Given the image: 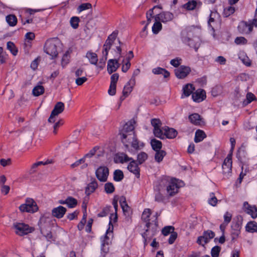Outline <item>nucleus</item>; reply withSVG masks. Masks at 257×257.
<instances>
[{
    "label": "nucleus",
    "mask_w": 257,
    "mask_h": 257,
    "mask_svg": "<svg viewBox=\"0 0 257 257\" xmlns=\"http://www.w3.org/2000/svg\"><path fill=\"white\" fill-rule=\"evenodd\" d=\"M208 202L210 205L213 206L216 205L217 203V199L214 196V194L212 193L210 194V198L208 199Z\"/></svg>",
    "instance_id": "obj_60"
},
{
    "label": "nucleus",
    "mask_w": 257,
    "mask_h": 257,
    "mask_svg": "<svg viewBox=\"0 0 257 257\" xmlns=\"http://www.w3.org/2000/svg\"><path fill=\"white\" fill-rule=\"evenodd\" d=\"M123 178V174L122 171L116 170L113 173V179L115 181L119 182Z\"/></svg>",
    "instance_id": "obj_49"
},
{
    "label": "nucleus",
    "mask_w": 257,
    "mask_h": 257,
    "mask_svg": "<svg viewBox=\"0 0 257 257\" xmlns=\"http://www.w3.org/2000/svg\"><path fill=\"white\" fill-rule=\"evenodd\" d=\"M98 185L96 182L93 181L88 184L85 189V192L87 195H89L93 192L97 188Z\"/></svg>",
    "instance_id": "obj_36"
},
{
    "label": "nucleus",
    "mask_w": 257,
    "mask_h": 257,
    "mask_svg": "<svg viewBox=\"0 0 257 257\" xmlns=\"http://www.w3.org/2000/svg\"><path fill=\"white\" fill-rule=\"evenodd\" d=\"M192 98L194 102H201L206 98V92L202 89H198L192 93Z\"/></svg>",
    "instance_id": "obj_16"
},
{
    "label": "nucleus",
    "mask_w": 257,
    "mask_h": 257,
    "mask_svg": "<svg viewBox=\"0 0 257 257\" xmlns=\"http://www.w3.org/2000/svg\"><path fill=\"white\" fill-rule=\"evenodd\" d=\"M118 60L110 59L108 61L107 69L109 74L115 72L119 67Z\"/></svg>",
    "instance_id": "obj_23"
},
{
    "label": "nucleus",
    "mask_w": 257,
    "mask_h": 257,
    "mask_svg": "<svg viewBox=\"0 0 257 257\" xmlns=\"http://www.w3.org/2000/svg\"><path fill=\"white\" fill-rule=\"evenodd\" d=\"M148 158V155L145 152H141L138 155V161L140 164L143 163Z\"/></svg>",
    "instance_id": "obj_57"
},
{
    "label": "nucleus",
    "mask_w": 257,
    "mask_h": 257,
    "mask_svg": "<svg viewBox=\"0 0 257 257\" xmlns=\"http://www.w3.org/2000/svg\"><path fill=\"white\" fill-rule=\"evenodd\" d=\"M53 162L52 160H47L46 161H39L33 164L31 167L30 172L34 173L36 171V169L40 166L46 165L51 164Z\"/></svg>",
    "instance_id": "obj_32"
},
{
    "label": "nucleus",
    "mask_w": 257,
    "mask_h": 257,
    "mask_svg": "<svg viewBox=\"0 0 257 257\" xmlns=\"http://www.w3.org/2000/svg\"><path fill=\"white\" fill-rule=\"evenodd\" d=\"M223 173L226 176L230 175L232 168V153L225 159L222 166Z\"/></svg>",
    "instance_id": "obj_14"
},
{
    "label": "nucleus",
    "mask_w": 257,
    "mask_h": 257,
    "mask_svg": "<svg viewBox=\"0 0 257 257\" xmlns=\"http://www.w3.org/2000/svg\"><path fill=\"white\" fill-rule=\"evenodd\" d=\"M245 228L248 232L257 233V223L255 221H249L246 224Z\"/></svg>",
    "instance_id": "obj_30"
},
{
    "label": "nucleus",
    "mask_w": 257,
    "mask_h": 257,
    "mask_svg": "<svg viewBox=\"0 0 257 257\" xmlns=\"http://www.w3.org/2000/svg\"><path fill=\"white\" fill-rule=\"evenodd\" d=\"M189 119L191 122L195 125H199L204 123L202 118L198 113H193L190 115Z\"/></svg>",
    "instance_id": "obj_27"
},
{
    "label": "nucleus",
    "mask_w": 257,
    "mask_h": 257,
    "mask_svg": "<svg viewBox=\"0 0 257 257\" xmlns=\"http://www.w3.org/2000/svg\"><path fill=\"white\" fill-rule=\"evenodd\" d=\"M7 49L12 53L13 55H17L18 53V50L13 42L11 41L8 42L7 43Z\"/></svg>",
    "instance_id": "obj_46"
},
{
    "label": "nucleus",
    "mask_w": 257,
    "mask_h": 257,
    "mask_svg": "<svg viewBox=\"0 0 257 257\" xmlns=\"http://www.w3.org/2000/svg\"><path fill=\"white\" fill-rule=\"evenodd\" d=\"M117 217L116 213L115 214H111L110 216L109 222L105 234L101 238V245L103 247H104L105 245H108L111 242V240L113 237V225L112 222L115 223L117 221Z\"/></svg>",
    "instance_id": "obj_5"
},
{
    "label": "nucleus",
    "mask_w": 257,
    "mask_h": 257,
    "mask_svg": "<svg viewBox=\"0 0 257 257\" xmlns=\"http://www.w3.org/2000/svg\"><path fill=\"white\" fill-rule=\"evenodd\" d=\"M181 59L177 57L171 60L170 64L174 67H177L181 63Z\"/></svg>",
    "instance_id": "obj_62"
},
{
    "label": "nucleus",
    "mask_w": 257,
    "mask_h": 257,
    "mask_svg": "<svg viewBox=\"0 0 257 257\" xmlns=\"http://www.w3.org/2000/svg\"><path fill=\"white\" fill-rule=\"evenodd\" d=\"M238 58L245 66L249 67L251 65V61L244 51H240L238 54Z\"/></svg>",
    "instance_id": "obj_28"
},
{
    "label": "nucleus",
    "mask_w": 257,
    "mask_h": 257,
    "mask_svg": "<svg viewBox=\"0 0 257 257\" xmlns=\"http://www.w3.org/2000/svg\"><path fill=\"white\" fill-rule=\"evenodd\" d=\"M166 154V152L163 150H159L156 151V153L155 155V161L158 163L161 162L163 160Z\"/></svg>",
    "instance_id": "obj_39"
},
{
    "label": "nucleus",
    "mask_w": 257,
    "mask_h": 257,
    "mask_svg": "<svg viewBox=\"0 0 257 257\" xmlns=\"http://www.w3.org/2000/svg\"><path fill=\"white\" fill-rule=\"evenodd\" d=\"M115 188L112 183L108 182L104 185V190L107 194H111L114 191Z\"/></svg>",
    "instance_id": "obj_51"
},
{
    "label": "nucleus",
    "mask_w": 257,
    "mask_h": 257,
    "mask_svg": "<svg viewBox=\"0 0 257 257\" xmlns=\"http://www.w3.org/2000/svg\"><path fill=\"white\" fill-rule=\"evenodd\" d=\"M151 124L153 127L154 135L160 139H163L164 134L162 130V122L159 119L153 118L151 120Z\"/></svg>",
    "instance_id": "obj_11"
},
{
    "label": "nucleus",
    "mask_w": 257,
    "mask_h": 257,
    "mask_svg": "<svg viewBox=\"0 0 257 257\" xmlns=\"http://www.w3.org/2000/svg\"><path fill=\"white\" fill-rule=\"evenodd\" d=\"M6 21L11 26H15L17 23V19L15 16L10 15L6 17Z\"/></svg>",
    "instance_id": "obj_41"
},
{
    "label": "nucleus",
    "mask_w": 257,
    "mask_h": 257,
    "mask_svg": "<svg viewBox=\"0 0 257 257\" xmlns=\"http://www.w3.org/2000/svg\"><path fill=\"white\" fill-rule=\"evenodd\" d=\"M206 137V135L204 131L200 130H198L195 132L194 141L195 143L200 142L202 141Z\"/></svg>",
    "instance_id": "obj_33"
},
{
    "label": "nucleus",
    "mask_w": 257,
    "mask_h": 257,
    "mask_svg": "<svg viewBox=\"0 0 257 257\" xmlns=\"http://www.w3.org/2000/svg\"><path fill=\"white\" fill-rule=\"evenodd\" d=\"M91 8V5L89 3H84L80 5L77 8L78 13H80L83 11L88 10Z\"/></svg>",
    "instance_id": "obj_55"
},
{
    "label": "nucleus",
    "mask_w": 257,
    "mask_h": 257,
    "mask_svg": "<svg viewBox=\"0 0 257 257\" xmlns=\"http://www.w3.org/2000/svg\"><path fill=\"white\" fill-rule=\"evenodd\" d=\"M151 145L152 149L155 151L161 150L162 147L161 142L155 139L151 140Z\"/></svg>",
    "instance_id": "obj_38"
},
{
    "label": "nucleus",
    "mask_w": 257,
    "mask_h": 257,
    "mask_svg": "<svg viewBox=\"0 0 257 257\" xmlns=\"http://www.w3.org/2000/svg\"><path fill=\"white\" fill-rule=\"evenodd\" d=\"M191 72V68L188 66H181L175 70L176 77L179 79L186 77Z\"/></svg>",
    "instance_id": "obj_17"
},
{
    "label": "nucleus",
    "mask_w": 257,
    "mask_h": 257,
    "mask_svg": "<svg viewBox=\"0 0 257 257\" xmlns=\"http://www.w3.org/2000/svg\"><path fill=\"white\" fill-rule=\"evenodd\" d=\"M13 228L15 232L19 236H23L32 233L34 231V228L22 222L14 223Z\"/></svg>",
    "instance_id": "obj_9"
},
{
    "label": "nucleus",
    "mask_w": 257,
    "mask_h": 257,
    "mask_svg": "<svg viewBox=\"0 0 257 257\" xmlns=\"http://www.w3.org/2000/svg\"><path fill=\"white\" fill-rule=\"evenodd\" d=\"M64 109V104L62 102H57L54 106L52 112L58 115L62 113Z\"/></svg>",
    "instance_id": "obj_34"
},
{
    "label": "nucleus",
    "mask_w": 257,
    "mask_h": 257,
    "mask_svg": "<svg viewBox=\"0 0 257 257\" xmlns=\"http://www.w3.org/2000/svg\"><path fill=\"white\" fill-rule=\"evenodd\" d=\"M174 18L172 13L169 12H163L155 16V21H159L162 23H166L172 21Z\"/></svg>",
    "instance_id": "obj_15"
},
{
    "label": "nucleus",
    "mask_w": 257,
    "mask_h": 257,
    "mask_svg": "<svg viewBox=\"0 0 257 257\" xmlns=\"http://www.w3.org/2000/svg\"><path fill=\"white\" fill-rule=\"evenodd\" d=\"M130 163L127 166V169L134 174H135L137 177L140 176V169L138 164L134 159H132L131 161H130Z\"/></svg>",
    "instance_id": "obj_25"
},
{
    "label": "nucleus",
    "mask_w": 257,
    "mask_h": 257,
    "mask_svg": "<svg viewBox=\"0 0 257 257\" xmlns=\"http://www.w3.org/2000/svg\"><path fill=\"white\" fill-rule=\"evenodd\" d=\"M20 210L22 212L34 213L37 212L39 207L35 201L31 198H27L24 203L19 206Z\"/></svg>",
    "instance_id": "obj_8"
},
{
    "label": "nucleus",
    "mask_w": 257,
    "mask_h": 257,
    "mask_svg": "<svg viewBox=\"0 0 257 257\" xmlns=\"http://www.w3.org/2000/svg\"><path fill=\"white\" fill-rule=\"evenodd\" d=\"M131 66V64L130 60L126 59H124L122 61V71L124 73L126 72L130 68Z\"/></svg>",
    "instance_id": "obj_45"
},
{
    "label": "nucleus",
    "mask_w": 257,
    "mask_h": 257,
    "mask_svg": "<svg viewBox=\"0 0 257 257\" xmlns=\"http://www.w3.org/2000/svg\"><path fill=\"white\" fill-rule=\"evenodd\" d=\"M162 28V24L159 21H155L152 27V32L154 34H157Z\"/></svg>",
    "instance_id": "obj_42"
},
{
    "label": "nucleus",
    "mask_w": 257,
    "mask_h": 257,
    "mask_svg": "<svg viewBox=\"0 0 257 257\" xmlns=\"http://www.w3.org/2000/svg\"><path fill=\"white\" fill-rule=\"evenodd\" d=\"M80 19L78 17H72L70 20V24L71 26L74 29H76L79 27Z\"/></svg>",
    "instance_id": "obj_44"
},
{
    "label": "nucleus",
    "mask_w": 257,
    "mask_h": 257,
    "mask_svg": "<svg viewBox=\"0 0 257 257\" xmlns=\"http://www.w3.org/2000/svg\"><path fill=\"white\" fill-rule=\"evenodd\" d=\"M151 210L149 208L144 209L142 215V219L146 223V231L142 234L144 238V244L146 245L147 244L148 240H150L157 232V223L156 218L152 222H150V216L151 214Z\"/></svg>",
    "instance_id": "obj_3"
},
{
    "label": "nucleus",
    "mask_w": 257,
    "mask_h": 257,
    "mask_svg": "<svg viewBox=\"0 0 257 257\" xmlns=\"http://www.w3.org/2000/svg\"><path fill=\"white\" fill-rule=\"evenodd\" d=\"M255 98V96L253 93L251 92L247 93L246 96V99L243 101V105L244 106L247 105L254 100Z\"/></svg>",
    "instance_id": "obj_48"
},
{
    "label": "nucleus",
    "mask_w": 257,
    "mask_h": 257,
    "mask_svg": "<svg viewBox=\"0 0 257 257\" xmlns=\"http://www.w3.org/2000/svg\"><path fill=\"white\" fill-rule=\"evenodd\" d=\"M231 217L232 215L230 213L228 212H225L223 216L224 223L227 224L230 221Z\"/></svg>",
    "instance_id": "obj_64"
},
{
    "label": "nucleus",
    "mask_w": 257,
    "mask_h": 257,
    "mask_svg": "<svg viewBox=\"0 0 257 257\" xmlns=\"http://www.w3.org/2000/svg\"><path fill=\"white\" fill-rule=\"evenodd\" d=\"M253 27L257 28V21L249 19L248 21L240 22L237 26V30L241 34L249 35L252 32Z\"/></svg>",
    "instance_id": "obj_7"
},
{
    "label": "nucleus",
    "mask_w": 257,
    "mask_h": 257,
    "mask_svg": "<svg viewBox=\"0 0 257 257\" xmlns=\"http://www.w3.org/2000/svg\"><path fill=\"white\" fill-rule=\"evenodd\" d=\"M135 85L136 79L135 78H131L123 87L122 91L123 96L127 97L132 92Z\"/></svg>",
    "instance_id": "obj_18"
},
{
    "label": "nucleus",
    "mask_w": 257,
    "mask_h": 257,
    "mask_svg": "<svg viewBox=\"0 0 257 257\" xmlns=\"http://www.w3.org/2000/svg\"><path fill=\"white\" fill-rule=\"evenodd\" d=\"M220 24V15L215 10L210 11L209 18L208 20V27L212 33V35L215 37V28Z\"/></svg>",
    "instance_id": "obj_10"
},
{
    "label": "nucleus",
    "mask_w": 257,
    "mask_h": 257,
    "mask_svg": "<svg viewBox=\"0 0 257 257\" xmlns=\"http://www.w3.org/2000/svg\"><path fill=\"white\" fill-rule=\"evenodd\" d=\"M86 57L91 64L96 65L98 59L97 56L95 53L88 52L86 53Z\"/></svg>",
    "instance_id": "obj_35"
},
{
    "label": "nucleus",
    "mask_w": 257,
    "mask_h": 257,
    "mask_svg": "<svg viewBox=\"0 0 257 257\" xmlns=\"http://www.w3.org/2000/svg\"><path fill=\"white\" fill-rule=\"evenodd\" d=\"M119 75L117 73H114L110 77V84L112 85H116L117 82L118 80Z\"/></svg>",
    "instance_id": "obj_61"
},
{
    "label": "nucleus",
    "mask_w": 257,
    "mask_h": 257,
    "mask_svg": "<svg viewBox=\"0 0 257 257\" xmlns=\"http://www.w3.org/2000/svg\"><path fill=\"white\" fill-rule=\"evenodd\" d=\"M197 4V3L196 1L192 0L185 4L183 7L188 10H193L196 7Z\"/></svg>",
    "instance_id": "obj_47"
},
{
    "label": "nucleus",
    "mask_w": 257,
    "mask_h": 257,
    "mask_svg": "<svg viewBox=\"0 0 257 257\" xmlns=\"http://www.w3.org/2000/svg\"><path fill=\"white\" fill-rule=\"evenodd\" d=\"M72 52V50L70 49L67 50L64 54L63 55L61 59V66L63 68L65 67L69 63L71 54Z\"/></svg>",
    "instance_id": "obj_29"
},
{
    "label": "nucleus",
    "mask_w": 257,
    "mask_h": 257,
    "mask_svg": "<svg viewBox=\"0 0 257 257\" xmlns=\"http://www.w3.org/2000/svg\"><path fill=\"white\" fill-rule=\"evenodd\" d=\"M200 29L197 27L192 26L187 31V36L183 38V42L189 46L197 50L200 45L201 40L199 37Z\"/></svg>",
    "instance_id": "obj_4"
},
{
    "label": "nucleus",
    "mask_w": 257,
    "mask_h": 257,
    "mask_svg": "<svg viewBox=\"0 0 257 257\" xmlns=\"http://www.w3.org/2000/svg\"><path fill=\"white\" fill-rule=\"evenodd\" d=\"M44 92V88L43 86L38 85L36 86L33 89V94L34 96H38L42 94Z\"/></svg>",
    "instance_id": "obj_40"
},
{
    "label": "nucleus",
    "mask_w": 257,
    "mask_h": 257,
    "mask_svg": "<svg viewBox=\"0 0 257 257\" xmlns=\"http://www.w3.org/2000/svg\"><path fill=\"white\" fill-rule=\"evenodd\" d=\"M235 9L233 6H230L224 8L223 15L225 17H228L234 13Z\"/></svg>",
    "instance_id": "obj_52"
},
{
    "label": "nucleus",
    "mask_w": 257,
    "mask_h": 257,
    "mask_svg": "<svg viewBox=\"0 0 257 257\" xmlns=\"http://www.w3.org/2000/svg\"><path fill=\"white\" fill-rule=\"evenodd\" d=\"M132 160V158L127 156V155L124 153H117L114 157V161L116 163H124Z\"/></svg>",
    "instance_id": "obj_19"
},
{
    "label": "nucleus",
    "mask_w": 257,
    "mask_h": 257,
    "mask_svg": "<svg viewBox=\"0 0 257 257\" xmlns=\"http://www.w3.org/2000/svg\"><path fill=\"white\" fill-rule=\"evenodd\" d=\"M215 61L219 64L225 65L226 62V60L224 57L219 56L216 58Z\"/></svg>",
    "instance_id": "obj_63"
},
{
    "label": "nucleus",
    "mask_w": 257,
    "mask_h": 257,
    "mask_svg": "<svg viewBox=\"0 0 257 257\" xmlns=\"http://www.w3.org/2000/svg\"><path fill=\"white\" fill-rule=\"evenodd\" d=\"M96 178L100 182L106 181L108 175V169L105 166H100L95 171Z\"/></svg>",
    "instance_id": "obj_12"
},
{
    "label": "nucleus",
    "mask_w": 257,
    "mask_h": 257,
    "mask_svg": "<svg viewBox=\"0 0 257 257\" xmlns=\"http://www.w3.org/2000/svg\"><path fill=\"white\" fill-rule=\"evenodd\" d=\"M156 9H161L162 8L159 6H156L153 7L152 9H150L146 14L147 18L148 21V23H150L151 22V18L152 17V16L154 14L153 10Z\"/></svg>",
    "instance_id": "obj_56"
},
{
    "label": "nucleus",
    "mask_w": 257,
    "mask_h": 257,
    "mask_svg": "<svg viewBox=\"0 0 257 257\" xmlns=\"http://www.w3.org/2000/svg\"><path fill=\"white\" fill-rule=\"evenodd\" d=\"M164 137L163 139L167 138L168 139H173L177 135V132L173 128H170L168 126H164L162 127Z\"/></svg>",
    "instance_id": "obj_21"
},
{
    "label": "nucleus",
    "mask_w": 257,
    "mask_h": 257,
    "mask_svg": "<svg viewBox=\"0 0 257 257\" xmlns=\"http://www.w3.org/2000/svg\"><path fill=\"white\" fill-rule=\"evenodd\" d=\"M119 202L124 213H127L130 210V207L127 205L126 199L124 196H121L119 199Z\"/></svg>",
    "instance_id": "obj_37"
},
{
    "label": "nucleus",
    "mask_w": 257,
    "mask_h": 257,
    "mask_svg": "<svg viewBox=\"0 0 257 257\" xmlns=\"http://www.w3.org/2000/svg\"><path fill=\"white\" fill-rule=\"evenodd\" d=\"M111 46V40L108 38L105 42L103 48V54L105 57L108 54V50L110 49Z\"/></svg>",
    "instance_id": "obj_50"
},
{
    "label": "nucleus",
    "mask_w": 257,
    "mask_h": 257,
    "mask_svg": "<svg viewBox=\"0 0 257 257\" xmlns=\"http://www.w3.org/2000/svg\"><path fill=\"white\" fill-rule=\"evenodd\" d=\"M195 90V87L193 85L190 83L187 84L183 86L182 88V94L181 95V98L187 97L192 94L193 91Z\"/></svg>",
    "instance_id": "obj_24"
},
{
    "label": "nucleus",
    "mask_w": 257,
    "mask_h": 257,
    "mask_svg": "<svg viewBox=\"0 0 257 257\" xmlns=\"http://www.w3.org/2000/svg\"><path fill=\"white\" fill-rule=\"evenodd\" d=\"M174 227H173L172 226H167L162 229V232L164 235L167 236L169 234H170V233L171 234L172 232H174Z\"/></svg>",
    "instance_id": "obj_54"
},
{
    "label": "nucleus",
    "mask_w": 257,
    "mask_h": 257,
    "mask_svg": "<svg viewBox=\"0 0 257 257\" xmlns=\"http://www.w3.org/2000/svg\"><path fill=\"white\" fill-rule=\"evenodd\" d=\"M111 49L113 55L115 57L119 58L121 56V45L119 41L117 40L114 44L111 45Z\"/></svg>",
    "instance_id": "obj_26"
},
{
    "label": "nucleus",
    "mask_w": 257,
    "mask_h": 257,
    "mask_svg": "<svg viewBox=\"0 0 257 257\" xmlns=\"http://www.w3.org/2000/svg\"><path fill=\"white\" fill-rule=\"evenodd\" d=\"M234 43L237 45H246L247 40L244 37H237L234 40Z\"/></svg>",
    "instance_id": "obj_53"
},
{
    "label": "nucleus",
    "mask_w": 257,
    "mask_h": 257,
    "mask_svg": "<svg viewBox=\"0 0 257 257\" xmlns=\"http://www.w3.org/2000/svg\"><path fill=\"white\" fill-rule=\"evenodd\" d=\"M184 185V182L180 180L165 177L156 183L155 189L159 191L166 189L168 195L173 196L178 192L179 188Z\"/></svg>",
    "instance_id": "obj_2"
},
{
    "label": "nucleus",
    "mask_w": 257,
    "mask_h": 257,
    "mask_svg": "<svg viewBox=\"0 0 257 257\" xmlns=\"http://www.w3.org/2000/svg\"><path fill=\"white\" fill-rule=\"evenodd\" d=\"M134 123V121L126 122L120 133L121 142L125 149L132 154H134L136 151L144 146V144L139 142L135 136Z\"/></svg>",
    "instance_id": "obj_1"
},
{
    "label": "nucleus",
    "mask_w": 257,
    "mask_h": 257,
    "mask_svg": "<svg viewBox=\"0 0 257 257\" xmlns=\"http://www.w3.org/2000/svg\"><path fill=\"white\" fill-rule=\"evenodd\" d=\"M86 217H87L86 212H84L83 213V216L82 219H81V220L79 223V224H78V226H77V227L79 230H81L83 229L84 224H85L86 221Z\"/></svg>",
    "instance_id": "obj_58"
},
{
    "label": "nucleus",
    "mask_w": 257,
    "mask_h": 257,
    "mask_svg": "<svg viewBox=\"0 0 257 257\" xmlns=\"http://www.w3.org/2000/svg\"><path fill=\"white\" fill-rule=\"evenodd\" d=\"M65 203L68 207L74 208L76 206L77 201L75 198L69 197L65 200Z\"/></svg>",
    "instance_id": "obj_43"
},
{
    "label": "nucleus",
    "mask_w": 257,
    "mask_h": 257,
    "mask_svg": "<svg viewBox=\"0 0 257 257\" xmlns=\"http://www.w3.org/2000/svg\"><path fill=\"white\" fill-rule=\"evenodd\" d=\"M243 209L252 218L257 217V208L255 206H250L247 202H245L243 204Z\"/></svg>",
    "instance_id": "obj_22"
},
{
    "label": "nucleus",
    "mask_w": 257,
    "mask_h": 257,
    "mask_svg": "<svg viewBox=\"0 0 257 257\" xmlns=\"http://www.w3.org/2000/svg\"><path fill=\"white\" fill-rule=\"evenodd\" d=\"M220 251V247L218 246H214L211 251V256L212 257H218Z\"/></svg>",
    "instance_id": "obj_59"
},
{
    "label": "nucleus",
    "mask_w": 257,
    "mask_h": 257,
    "mask_svg": "<svg viewBox=\"0 0 257 257\" xmlns=\"http://www.w3.org/2000/svg\"><path fill=\"white\" fill-rule=\"evenodd\" d=\"M60 43L58 39H51L48 40L45 43L44 46V52L51 57L52 59L55 58L58 54V47Z\"/></svg>",
    "instance_id": "obj_6"
},
{
    "label": "nucleus",
    "mask_w": 257,
    "mask_h": 257,
    "mask_svg": "<svg viewBox=\"0 0 257 257\" xmlns=\"http://www.w3.org/2000/svg\"><path fill=\"white\" fill-rule=\"evenodd\" d=\"M152 72L155 75L162 74L164 78H167L170 76V73L167 70L160 67L153 68Z\"/></svg>",
    "instance_id": "obj_31"
},
{
    "label": "nucleus",
    "mask_w": 257,
    "mask_h": 257,
    "mask_svg": "<svg viewBox=\"0 0 257 257\" xmlns=\"http://www.w3.org/2000/svg\"><path fill=\"white\" fill-rule=\"evenodd\" d=\"M214 233L211 230L204 231L203 234L199 236L197 240V242L200 245L204 246L205 244L214 237Z\"/></svg>",
    "instance_id": "obj_13"
},
{
    "label": "nucleus",
    "mask_w": 257,
    "mask_h": 257,
    "mask_svg": "<svg viewBox=\"0 0 257 257\" xmlns=\"http://www.w3.org/2000/svg\"><path fill=\"white\" fill-rule=\"evenodd\" d=\"M66 211V208L64 207L59 206L52 210V215L57 218H61L64 216Z\"/></svg>",
    "instance_id": "obj_20"
}]
</instances>
